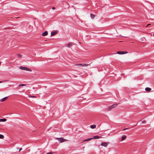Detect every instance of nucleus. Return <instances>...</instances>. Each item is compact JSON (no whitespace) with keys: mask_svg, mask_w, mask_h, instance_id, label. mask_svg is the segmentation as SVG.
<instances>
[{"mask_svg":"<svg viewBox=\"0 0 154 154\" xmlns=\"http://www.w3.org/2000/svg\"><path fill=\"white\" fill-rule=\"evenodd\" d=\"M79 43L81 44V43L80 42H79Z\"/></svg>","mask_w":154,"mask_h":154,"instance_id":"obj_31","label":"nucleus"},{"mask_svg":"<svg viewBox=\"0 0 154 154\" xmlns=\"http://www.w3.org/2000/svg\"><path fill=\"white\" fill-rule=\"evenodd\" d=\"M48 32L47 31H45L42 33V35L43 36H45L47 35H48Z\"/></svg>","mask_w":154,"mask_h":154,"instance_id":"obj_5","label":"nucleus"},{"mask_svg":"<svg viewBox=\"0 0 154 154\" xmlns=\"http://www.w3.org/2000/svg\"><path fill=\"white\" fill-rule=\"evenodd\" d=\"M17 56H18V57H19V58H20L22 56L20 54H18V55Z\"/></svg>","mask_w":154,"mask_h":154,"instance_id":"obj_22","label":"nucleus"},{"mask_svg":"<svg viewBox=\"0 0 154 154\" xmlns=\"http://www.w3.org/2000/svg\"><path fill=\"white\" fill-rule=\"evenodd\" d=\"M99 138V137L98 136H97V135H96L94 136V137L93 138V139H98Z\"/></svg>","mask_w":154,"mask_h":154,"instance_id":"obj_15","label":"nucleus"},{"mask_svg":"<svg viewBox=\"0 0 154 154\" xmlns=\"http://www.w3.org/2000/svg\"><path fill=\"white\" fill-rule=\"evenodd\" d=\"M8 98V97H5L4 98H2L1 100V102H3V101H5V100L6 99H7Z\"/></svg>","mask_w":154,"mask_h":154,"instance_id":"obj_14","label":"nucleus"},{"mask_svg":"<svg viewBox=\"0 0 154 154\" xmlns=\"http://www.w3.org/2000/svg\"><path fill=\"white\" fill-rule=\"evenodd\" d=\"M55 9V8L54 7H53L52 8V9L53 10H54Z\"/></svg>","mask_w":154,"mask_h":154,"instance_id":"obj_27","label":"nucleus"},{"mask_svg":"<svg viewBox=\"0 0 154 154\" xmlns=\"http://www.w3.org/2000/svg\"><path fill=\"white\" fill-rule=\"evenodd\" d=\"M57 139H58V141L60 142H63L68 141L67 140L64 139L63 137H61L60 138H57Z\"/></svg>","mask_w":154,"mask_h":154,"instance_id":"obj_1","label":"nucleus"},{"mask_svg":"<svg viewBox=\"0 0 154 154\" xmlns=\"http://www.w3.org/2000/svg\"><path fill=\"white\" fill-rule=\"evenodd\" d=\"M28 97H32V98H35L36 97L34 96H32L30 95H28Z\"/></svg>","mask_w":154,"mask_h":154,"instance_id":"obj_17","label":"nucleus"},{"mask_svg":"<svg viewBox=\"0 0 154 154\" xmlns=\"http://www.w3.org/2000/svg\"><path fill=\"white\" fill-rule=\"evenodd\" d=\"M88 64H84L82 65V66H88Z\"/></svg>","mask_w":154,"mask_h":154,"instance_id":"obj_20","label":"nucleus"},{"mask_svg":"<svg viewBox=\"0 0 154 154\" xmlns=\"http://www.w3.org/2000/svg\"><path fill=\"white\" fill-rule=\"evenodd\" d=\"M117 106V104H113L109 107V110H111L112 108L116 107Z\"/></svg>","mask_w":154,"mask_h":154,"instance_id":"obj_2","label":"nucleus"},{"mask_svg":"<svg viewBox=\"0 0 154 154\" xmlns=\"http://www.w3.org/2000/svg\"><path fill=\"white\" fill-rule=\"evenodd\" d=\"M83 64H76L75 65L76 66H78V65H80V66H82V65Z\"/></svg>","mask_w":154,"mask_h":154,"instance_id":"obj_23","label":"nucleus"},{"mask_svg":"<svg viewBox=\"0 0 154 154\" xmlns=\"http://www.w3.org/2000/svg\"><path fill=\"white\" fill-rule=\"evenodd\" d=\"M4 138V136L2 134H0V139H3Z\"/></svg>","mask_w":154,"mask_h":154,"instance_id":"obj_18","label":"nucleus"},{"mask_svg":"<svg viewBox=\"0 0 154 154\" xmlns=\"http://www.w3.org/2000/svg\"><path fill=\"white\" fill-rule=\"evenodd\" d=\"M96 126L95 125H94L90 126V127L92 129H94L96 128Z\"/></svg>","mask_w":154,"mask_h":154,"instance_id":"obj_10","label":"nucleus"},{"mask_svg":"<svg viewBox=\"0 0 154 154\" xmlns=\"http://www.w3.org/2000/svg\"><path fill=\"white\" fill-rule=\"evenodd\" d=\"M2 82V81H0V83H1Z\"/></svg>","mask_w":154,"mask_h":154,"instance_id":"obj_30","label":"nucleus"},{"mask_svg":"<svg viewBox=\"0 0 154 154\" xmlns=\"http://www.w3.org/2000/svg\"><path fill=\"white\" fill-rule=\"evenodd\" d=\"M146 122V121L145 120H143L142 121V123H144Z\"/></svg>","mask_w":154,"mask_h":154,"instance_id":"obj_24","label":"nucleus"},{"mask_svg":"<svg viewBox=\"0 0 154 154\" xmlns=\"http://www.w3.org/2000/svg\"><path fill=\"white\" fill-rule=\"evenodd\" d=\"M128 128H125V129H124L123 130L124 131H125V130H126L127 129H128Z\"/></svg>","mask_w":154,"mask_h":154,"instance_id":"obj_26","label":"nucleus"},{"mask_svg":"<svg viewBox=\"0 0 154 154\" xmlns=\"http://www.w3.org/2000/svg\"><path fill=\"white\" fill-rule=\"evenodd\" d=\"M22 149V148H20L19 149V151L20 152V151Z\"/></svg>","mask_w":154,"mask_h":154,"instance_id":"obj_28","label":"nucleus"},{"mask_svg":"<svg viewBox=\"0 0 154 154\" xmlns=\"http://www.w3.org/2000/svg\"><path fill=\"white\" fill-rule=\"evenodd\" d=\"M25 70L27 71H30V72L32 71V70H31V69L27 67H26L25 68Z\"/></svg>","mask_w":154,"mask_h":154,"instance_id":"obj_9","label":"nucleus"},{"mask_svg":"<svg viewBox=\"0 0 154 154\" xmlns=\"http://www.w3.org/2000/svg\"><path fill=\"white\" fill-rule=\"evenodd\" d=\"M26 67H24V66H20L19 67V68H20V69H21L25 70V68H26Z\"/></svg>","mask_w":154,"mask_h":154,"instance_id":"obj_13","label":"nucleus"},{"mask_svg":"<svg viewBox=\"0 0 154 154\" xmlns=\"http://www.w3.org/2000/svg\"><path fill=\"white\" fill-rule=\"evenodd\" d=\"M108 145V143H101V145L104 147H106Z\"/></svg>","mask_w":154,"mask_h":154,"instance_id":"obj_4","label":"nucleus"},{"mask_svg":"<svg viewBox=\"0 0 154 154\" xmlns=\"http://www.w3.org/2000/svg\"><path fill=\"white\" fill-rule=\"evenodd\" d=\"M93 138H88V139H86L84 141H88L89 140H91V139H93Z\"/></svg>","mask_w":154,"mask_h":154,"instance_id":"obj_19","label":"nucleus"},{"mask_svg":"<svg viewBox=\"0 0 154 154\" xmlns=\"http://www.w3.org/2000/svg\"><path fill=\"white\" fill-rule=\"evenodd\" d=\"M46 154H53L52 152H49L47 153Z\"/></svg>","mask_w":154,"mask_h":154,"instance_id":"obj_25","label":"nucleus"},{"mask_svg":"<svg viewBox=\"0 0 154 154\" xmlns=\"http://www.w3.org/2000/svg\"><path fill=\"white\" fill-rule=\"evenodd\" d=\"M151 88L148 87H147L145 88V90L146 91H150L151 90Z\"/></svg>","mask_w":154,"mask_h":154,"instance_id":"obj_8","label":"nucleus"},{"mask_svg":"<svg viewBox=\"0 0 154 154\" xmlns=\"http://www.w3.org/2000/svg\"><path fill=\"white\" fill-rule=\"evenodd\" d=\"M25 85H25V84H20L19 85V86H25Z\"/></svg>","mask_w":154,"mask_h":154,"instance_id":"obj_21","label":"nucleus"},{"mask_svg":"<svg viewBox=\"0 0 154 154\" xmlns=\"http://www.w3.org/2000/svg\"><path fill=\"white\" fill-rule=\"evenodd\" d=\"M74 44L71 43H69L67 47L70 48Z\"/></svg>","mask_w":154,"mask_h":154,"instance_id":"obj_7","label":"nucleus"},{"mask_svg":"<svg viewBox=\"0 0 154 154\" xmlns=\"http://www.w3.org/2000/svg\"><path fill=\"white\" fill-rule=\"evenodd\" d=\"M6 121V119L5 118L0 119V122H5Z\"/></svg>","mask_w":154,"mask_h":154,"instance_id":"obj_11","label":"nucleus"},{"mask_svg":"<svg viewBox=\"0 0 154 154\" xmlns=\"http://www.w3.org/2000/svg\"><path fill=\"white\" fill-rule=\"evenodd\" d=\"M95 16L94 14H91V18H92V19L94 18Z\"/></svg>","mask_w":154,"mask_h":154,"instance_id":"obj_16","label":"nucleus"},{"mask_svg":"<svg viewBox=\"0 0 154 154\" xmlns=\"http://www.w3.org/2000/svg\"><path fill=\"white\" fill-rule=\"evenodd\" d=\"M150 25V24H148V25H147L146 26V27H147L148 26H149V25Z\"/></svg>","mask_w":154,"mask_h":154,"instance_id":"obj_29","label":"nucleus"},{"mask_svg":"<svg viewBox=\"0 0 154 154\" xmlns=\"http://www.w3.org/2000/svg\"><path fill=\"white\" fill-rule=\"evenodd\" d=\"M126 138V136L124 135H123L122 137V140H124Z\"/></svg>","mask_w":154,"mask_h":154,"instance_id":"obj_12","label":"nucleus"},{"mask_svg":"<svg viewBox=\"0 0 154 154\" xmlns=\"http://www.w3.org/2000/svg\"><path fill=\"white\" fill-rule=\"evenodd\" d=\"M127 53H128V52H127L126 51H118L117 52V54H126Z\"/></svg>","mask_w":154,"mask_h":154,"instance_id":"obj_3","label":"nucleus"},{"mask_svg":"<svg viewBox=\"0 0 154 154\" xmlns=\"http://www.w3.org/2000/svg\"><path fill=\"white\" fill-rule=\"evenodd\" d=\"M57 31H55L53 32H51V36H53L56 34L57 33Z\"/></svg>","mask_w":154,"mask_h":154,"instance_id":"obj_6","label":"nucleus"}]
</instances>
